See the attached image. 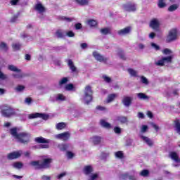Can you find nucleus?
I'll use <instances>...</instances> for the list:
<instances>
[{"mask_svg":"<svg viewBox=\"0 0 180 180\" xmlns=\"http://www.w3.org/2000/svg\"><path fill=\"white\" fill-rule=\"evenodd\" d=\"M51 162H53V159L46 158L43 160L42 162L40 160L32 161L30 162V165L34 169H48L51 167Z\"/></svg>","mask_w":180,"mask_h":180,"instance_id":"nucleus-1","label":"nucleus"},{"mask_svg":"<svg viewBox=\"0 0 180 180\" xmlns=\"http://www.w3.org/2000/svg\"><path fill=\"white\" fill-rule=\"evenodd\" d=\"M94 91H92V88L91 86H86L84 90V94L82 96L81 101L84 105H89L92 102V95Z\"/></svg>","mask_w":180,"mask_h":180,"instance_id":"nucleus-2","label":"nucleus"},{"mask_svg":"<svg viewBox=\"0 0 180 180\" xmlns=\"http://www.w3.org/2000/svg\"><path fill=\"white\" fill-rule=\"evenodd\" d=\"M1 112L4 117H11V116L16 115L15 109L10 105H3Z\"/></svg>","mask_w":180,"mask_h":180,"instance_id":"nucleus-3","label":"nucleus"},{"mask_svg":"<svg viewBox=\"0 0 180 180\" xmlns=\"http://www.w3.org/2000/svg\"><path fill=\"white\" fill-rule=\"evenodd\" d=\"M17 141L22 144H27L30 141V134L27 132H21L18 134Z\"/></svg>","mask_w":180,"mask_h":180,"instance_id":"nucleus-4","label":"nucleus"},{"mask_svg":"<svg viewBox=\"0 0 180 180\" xmlns=\"http://www.w3.org/2000/svg\"><path fill=\"white\" fill-rule=\"evenodd\" d=\"M176 39H178V31L176 29L170 30L166 39L167 43L175 41Z\"/></svg>","mask_w":180,"mask_h":180,"instance_id":"nucleus-5","label":"nucleus"},{"mask_svg":"<svg viewBox=\"0 0 180 180\" xmlns=\"http://www.w3.org/2000/svg\"><path fill=\"white\" fill-rule=\"evenodd\" d=\"M71 137V133L70 131H65L60 134L54 135V139L57 140H61L62 141H68Z\"/></svg>","mask_w":180,"mask_h":180,"instance_id":"nucleus-6","label":"nucleus"},{"mask_svg":"<svg viewBox=\"0 0 180 180\" xmlns=\"http://www.w3.org/2000/svg\"><path fill=\"white\" fill-rule=\"evenodd\" d=\"M169 157L174 162L172 164L174 167H179L180 160L179 155L176 152L172 151L169 153Z\"/></svg>","mask_w":180,"mask_h":180,"instance_id":"nucleus-7","label":"nucleus"},{"mask_svg":"<svg viewBox=\"0 0 180 180\" xmlns=\"http://www.w3.org/2000/svg\"><path fill=\"white\" fill-rule=\"evenodd\" d=\"M28 117L29 119H37V117H39L40 119H43L44 120H47V119H49V115L44 113L35 112L30 114L28 115Z\"/></svg>","mask_w":180,"mask_h":180,"instance_id":"nucleus-8","label":"nucleus"},{"mask_svg":"<svg viewBox=\"0 0 180 180\" xmlns=\"http://www.w3.org/2000/svg\"><path fill=\"white\" fill-rule=\"evenodd\" d=\"M93 57H94L95 60L99 61V63H105V64H106L108 61V58L104 57L98 51L93 52Z\"/></svg>","mask_w":180,"mask_h":180,"instance_id":"nucleus-9","label":"nucleus"},{"mask_svg":"<svg viewBox=\"0 0 180 180\" xmlns=\"http://www.w3.org/2000/svg\"><path fill=\"white\" fill-rule=\"evenodd\" d=\"M161 25V22L158 18H153L150 20L149 26L151 27V29H153V30H158L160 28V26Z\"/></svg>","mask_w":180,"mask_h":180,"instance_id":"nucleus-10","label":"nucleus"},{"mask_svg":"<svg viewBox=\"0 0 180 180\" xmlns=\"http://www.w3.org/2000/svg\"><path fill=\"white\" fill-rule=\"evenodd\" d=\"M124 11L127 12H136V8L134 3H127L123 5Z\"/></svg>","mask_w":180,"mask_h":180,"instance_id":"nucleus-11","label":"nucleus"},{"mask_svg":"<svg viewBox=\"0 0 180 180\" xmlns=\"http://www.w3.org/2000/svg\"><path fill=\"white\" fill-rule=\"evenodd\" d=\"M23 154V151L18 150V151H14L11 153H9L7 156V158L8 160H16V158H19L20 155Z\"/></svg>","mask_w":180,"mask_h":180,"instance_id":"nucleus-12","label":"nucleus"},{"mask_svg":"<svg viewBox=\"0 0 180 180\" xmlns=\"http://www.w3.org/2000/svg\"><path fill=\"white\" fill-rule=\"evenodd\" d=\"M131 32V27H127L124 29L119 30L117 31V34L119 36H126V34H129Z\"/></svg>","mask_w":180,"mask_h":180,"instance_id":"nucleus-13","label":"nucleus"},{"mask_svg":"<svg viewBox=\"0 0 180 180\" xmlns=\"http://www.w3.org/2000/svg\"><path fill=\"white\" fill-rule=\"evenodd\" d=\"M132 101H133V97L124 96L122 102L124 106H125L126 108H129V106H130V105H131Z\"/></svg>","mask_w":180,"mask_h":180,"instance_id":"nucleus-14","label":"nucleus"},{"mask_svg":"<svg viewBox=\"0 0 180 180\" xmlns=\"http://www.w3.org/2000/svg\"><path fill=\"white\" fill-rule=\"evenodd\" d=\"M82 171L84 175H91L94 172V167L92 165H86L83 167Z\"/></svg>","mask_w":180,"mask_h":180,"instance_id":"nucleus-15","label":"nucleus"},{"mask_svg":"<svg viewBox=\"0 0 180 180\" xmlns=\"http://www.w3.org/2000/svg\"><path fill=\"white\" fill-rule=\"evenodd\" d=\"M35 10L38 12V13H40V15H43V13L46 12V8L42 4H37L35 6Z\"/></svg>","mask_w":180,"mask_h":180,"instance_id":"nucleus-16","label":"nucleus"},{"mask_svg":"<svg viewBox=\"0 0 180 180\" xmlns=\"http://www.w3.org/2000/svg\"><path fill=\"white\" fill-rule=\"evenodd\" d=\"M117 122H119L121 124H126L129 123V119L126 116H118L116 117Z\"/></svg>","mask_w":180,"mask_h":180,"instance_id":"nucleus-17","label":"nucleus"},{"mask_svg":"<svg viewBox=\"0 0 180 180\" xmlns=\"http://www.w3.org/2000/svg\"><path fill=\"white\" fill-rule=\"evenodd\" d=\"M16 72L17 73H13L12 75L13 78H15V79H22V78H25V77H26V74L22 72V70Z\"/></svg>","mask_w":180,"mask_h":180,"instance_id":"nucleus-18","label":"nucleus"},{"mask_svg":"<svg viewBox=\"0 0 180 180\" xmlns=\"http://www.w3.org/2000/svg\"><path fill=\"white\" fill-rule=\"evenodd\" d=\"M140 137L141 140H143V141H145L149 146V147H153L154 143L153 142V141H151V139H150V138L144 136L142 134H140Z\"/></svg>","mask_w":180,"mask_h":180,"instance_id":"nucleus-19","label":"nucleus"},{"mask_svg":"<svg viewBox=\"0 0 180 180\" xmlns=\"http://www.w3.org/2000/svg\"><path fill=\"white\" fill-rule=\"evenodd\" d=\"M68 65L70 70H71L72 72H78V71L77 70V67H75V65H74V62H72L71 59H69L68 60Z\"/></svg>","mask_w":180,"mask_h":180,"instance_id":"nucleus-20","label":"nucleus"},{"mask_svg":"<svg viewBox=\"0 0 180 180\" xmlns=\"http://www.w3.org/2000/svg\"><path fill=\"white\" fill-rule=\"evenodd\" d=\"M102 141V137L94 136L90 139V141L94 143L96 146L98 144H101V141Z\"/></svg>","mask_w":180,"mask_h":180,"instance_id":"nucleus-21","label":"nucleus"},{"mask_svg":"<svg viewBox=\"0 0 180 180\" xmlns=\"http://www.w3.org/2000/svg\"><path fill=\"white\" fill-rule=\"evenodd\" d=\"M70 146V143H60L58 145V148H59L60 151H67Z\"/></svg>","mask_w":180,"mask_h":180,"instance_id":"nucleus-22","label":"nucleus"},{"mask_svg":"<svg viewBox=\"0 0 180 180\" xmlns=\"http://www.w3.org/2000/svg\"><path fill=\"white\" fill-rule=\"evenodd\" d=\"M75 2L79 6H88L90 0H74Z\"/></svg>","mask_w":180,"mask_h":180,"instance_id":"nucleus-23","label":"nucleus"},{"mask_svg":"<svg viewBox=\"0 0 180 180\" xmlns=\"http://www.w3.org/2000/svg\"><path fill=\"white\" fill-rule=\"evenodd\" d=\"M174 130L180 134V120L178 118H176L175 120L174 121Z\"/></svg>","mask_w":180,"mask_h":180,"instance_id":"nucleus-24","label":"nucleus"},{"mask_svg":"<svg viewBox=\"0 0 180 180\" xmlns=\"http://www.w3.org/2000/svg\"><path fill=\"white\" fill-rule=\"evenodd\" d=\"M136 96L138 99H140L141 101H148L150 99V97L144 93H138L136 94Z\"/></svg>","mask_w":180,"mask_h":180,"instance_id":"nucleus-25","label":"nucleus"},{"mask_svg":"<svg viewBox=\"0 0 180 180\" xmlns=\"http://www.w3.org/2000/svg\"><path fill=\"white\" fill-rule=\"evenodd\" d=\"M35 141L39 143L49 144V143H50V139H46L43 137H37L35 139Z\"/></svg>","mask_w":180,"mask_h":180,"instance_id":"nucleus-26","label":"nucleus"},{"mask_svg":"<svg viewBox=\"0 0 180 180\" xmlns=\"http://www.w3.org/2000/svg\"><path fill=\"white\" fill-rule=\"evenodd\" d=\"M127 71L131 77H133L134 78H137V77H139V72H137L136 70L133 68H129L127 69Z\"/></svg>","mask_w":180,"mask_h":180,"instance_id":"nucleus-27","label":"nucleus"},{"mask_svg":"<svg viewBox=\"0 0 180 180\" xmlns=\"http://www.w3.org/2000/svg\"><path fill=\"white\" fill-rule=\"evenodd\" d=\"M10 134L17 140L18 137L19 136V134H18V128H12L10 129Z\"/></svg>","mask_w":180,"mask_h":180,"instance_id":"nucleus-28","label":"nucleus"},{"mask_svg":"<svg viewBox=\"0 0 180 180\" xmlns=\"http://www.w3.org/2000/svg\"><path fill=\"white\" fill-rule=\"evenodd\" d=\"M100 124H101V126H102V127H104L105 129H111L112 128V125L110 123L105 121V120H101Z\"/></svg>","mask_w":180,"mask_h":180,"instance_id":"nucleus-29","label":"nucleus"},{"mask_svg":"<svg viewBox=\"0 0 180 180\" xmlns=\"http://www.w3.org/2000/svg\"><path fill=\"white\" fill-rule=\"evenodd\" d=\"M8 70H9V71H12L13 72H20L21 71L20 69L18 68V67L13 65H8Z\"/></svg>","mask_w":180,"mask_h":180,"instance_id":"nucleus-30","label":"nucleus"},{"mask_svg":"<svg viewBox=\"0 0 180 180\" xmlns=\"http://www.w3.org/2000/svg\"><path fill=\"white\" fill-rule=\"evenodd\" d=\"M13 168H15L16 169H21V168H23V163L22 162H15L13 163Z\"/></svg>","mask_w":180,"mask_h":180,"instance_id":"nucleus-31","label":"nucleus"},{"mask_svg":"<svg viewBox=\"0 0 180 180\" xmlns=\"http://www.w3.org/2000/svg\"><path fill=\"white\" fill-rule=\"evenodd\" d=\"M65 123L64 122H59L56 124V128L57 130H63V129H65Z\"/></svg>","mask_w":180,"mask_h":180,"instance_id":"nucleus-32","label":"nucleus"},{"mask_svg":"<svg viewBox=\"0 0 180 180\" xmlns=\"http://www.w3.org/2000/svg\"><path fill=\"white\" fill-rule=\"evenodd\" d=\"M65 89L66 91H75V87H74L72 84H67L65 85Z\"/></svg>","mask_w":180,"mask_h":180,"instance_id":"nucleus-33","label":"nucleus"},{"mask_svg":"<svg viewBox=\"0 0 180 180\" xmlns=\"http://www.w3.org/2000/svg\"><path fill=\"white\" fill-rule=\"evenodd\" d=\"M139 175L141 176H143V178H146L147 176H148V175H150V171H148V169H143L139 173Z\"/></svg>","mask_w":180,"mask_h":180,"instance_id":"nucleus-34","label":"nucleus"},{"mask_svg":"<svg viewBox=\"0 0 180 180\" xmlns=\"http://www.w3.org/2000/svg\"><path fill=\"white\" fill-rule=\"evenodd\" d=\"M99 179V174H91L89 176V180H98Z\"/></svg>","mask_w":180,"mask_h":180,"instance_id":"nucleus-35","label":"nucleus"},{"mask_svg":"<svg viewBox=\"0 0 180 180\" xmlns=\"http://www.w3.org/2000/svg\"><path fill=\"white\" fill-rule=\"evenodd\" d=\"M116 98V94H110L107 98V103H110V102H113L115 98Z\"/></svg>","mask_w":180,"mask_h":180,"instance_id":"nucleus-36","label":"nucleus"},{"mask_svg":"<svg viewBox=\"0 0 180 180\" xmlns=\"http://www.w3.org/2000/svg\"><path fill=\"white\" fill-rule=\"evenodd\" d=\"M158 6L160 8H165V6H167V4H165V0H158Z\"/></svg>","mask_w":180,"mask_h":180,"instance_id":"nucleus-37","label":"nucleus"},{"mask_svg":"<svg viewBox=\"0 0 180 180\" xmlns=\"http://www.w3.org/2000/svg\"><path fill=\"white\" fill-rule=\"evenodd\" d=\"M20 47H22V45L19 43L13 44L12 48L14 51H18V50H20Z\"/></svg>","mask_w":180,"mask_h":180,"instance_id":"nucleus-38","label":"nucleus"},{"mask_svg":"<svg viewBox=\"0 0 180 180\" xmlns=\"http://www.w3.org/2000/svg\"><path fill=\"white\" fill-rule=\"evenodd\" d=\"M163 59L164 63H172V58H174L173 56H169L167 57L162 58Z\"/></svg>","mask_w":180,"mask_h":180,"instance_id":"nucleus-39","label":"nucleus"},{"mask_svg":"<svg viewBox=\"0 0 180 180\" xmlns=\"http://www.w3.org/2000/svg\"><path fill=\"white\" fill-rule=\"evenodd\" d=\"M68 83V77H63L60 81H59V85L61 86V85H65V84Z\"/></svg>","mask_w":180,"mask_h":180,"instance_id":"nucleus-40","label":"nucleus"},{"mask_svg":"<svg viewBox=\"0 0 180 180\" xmlns=\"http://www.w3.org/2000/svg\"><path fill=\"white\" fill-rule=\"evenodd\" d=\"M0 49L4 51H8V45L5 42H0Z\"/></svg>","mask_w":180,"mask_h":180,"instance_id":"nucleus-41","label":"nucleus"},{"mask_svg":"<svg viewBox=\"0 0 180 180\" xmlns=\"http://www.w3.org/2000/svg\"><path fill=\"white\" fill-rule=\"evenodd\" d=\"M179 6L177 4H173L168 8V11L169 12H174V11H176L178 9Z\"/></svg>","mask_w":180,"mask_h":180,"instance_id":"nucleus-42","label":"nucleus"},{"mask_svg":"<svg viewBox=\"0 0 180 180\" xmlns=\"http://www.w3.org/2000/svg\"><path fill=\"white\" fill-rule=\"evenodd\" d=\"M87 24L89 25V26H91V27H92L94 26H96L98 25V22L94 20H89L87 21Z\"/></svg>","mask_w":180,"mask_h":180,"instance_id":"nucleus-43","label":"nucleus"},{"mask_svg":"<svg viewBox=\"0 0 180 180\" xmlns=\"http://www.w3.org/2000/svg\"><path fill=\"white\" fill-rule=\"evenodd\" d=\"M56 101H60L61 102H63L65 101V97L64 95L58 94L56 95Z\"/></svg>","mask_w":180,"mask_h":180,"instance_id":"nucleus-44","label":"nucleus"},{"mask_svg":"<svg viewBox=\"0 0 180 180\" xmlns=\"http://www.w3.org/2000/svg\"><path fill=\"white\" fill-rule=\"evenodd\" d=\"M101 34H109V33H110V29L109 28H103L100 30Z\"/></svg>","mask_w":180,"mask_h":180,"instance_id":"nucleus-45","label":"nucleus"},{"mask_svg":"<svg viewBox=\"0 0 180 180\" xmlns=\"http://www.w3.org/2000/svg\"><path fill=\"white\" fill-rule=\"evenodd\" d=\"M56 37H58V39H63V37H64V34H63V32L61 31V30L56 31Z\"/></svg>","mask_w":180,"mask_h":180,"instance_id":"nucleus-46","label":"nucleus"},{"mask_svg":"<svg viewBox=\"0 0 180 180\" xmlns=\"http://www.w3.org/2000/svg\"><path fill=\"white\" fill-rule=\"evenodd\" d=\"M103 79L106 82L107 84H110L112 82V78L107 75H103Z\"/></svg>","mask_w":180,"mask_h":180,"instance_id":"nucleus-47","label":"nucleus"},{"mask_svg":"<svg viewBox=\"0 0 180 180\" xmlns=\"http://www.w3.org/2000/svg\"><path fill=\"white\" fill-rule=\"evenodd\" d=\"M18 18H19V13H17L16 14H15L10 20V22H11V23H15V22H16L18 20Z\"/></svg>","mask_w":180,"mask_h":180,"instance_id":"nucleus-48","label":"nucleus"},{"mask_svg":"<svg viewBox=\"0 0 180 180\" xmlns=\"http://www.w3.org/2000/svg\"><path fill=\"white\" fill-rule=\"evenodd\" d=\"M141 82L142 84H144V85H148L149 84L148 79L144 76L141 77Z\"/></svg>","mask_w":180,"mask_h":180,"instance_id":"nucleus-49","label":"nucleus"},{"mask_svg":"<svg viewBox=\"0 0 180 180\" xmlns=\"http://www.w3.org/2000/svg\"><path fill=\"white\" fill-rule=\"evenodd\" d=\"M60 20H63L64 22H72V18L65 17V16H61V17H60Z\"/></svg>","mask_w":180,"mask_h":180,"instance_id":"nucleus-50","label":"nucleus"},{"mask_svg":"<svg viewBox=\"0 0 180 180\" xmlns=\"http://www.w3.org/2000/svg\"><path fill=\"white\" fill-rule=\"evenodd\" d=\"M118 56L122 60H126V55H124V52L122 50L118 51Z\"/></svg>","mask_w":180,"mask_h":180,"instance_id":"nucleus-51","label":"nucleus"},{"mask_svg":"<svg viewBox=\"0 0 180 180\" xmlns=\"http://www.w3.org/2000/svg\"><path fill=\"white\" fill-rule=\"evenodd\" d=\"M150 46L152 49H153L156 51H158V50L160 49V46L157 45V44H155L154 42L150 43Z\"/></svg>","mask_w":180,"mask_h":180,"instance_id":"nucleus-52","label":"nucleus"},{"mask_svg":"<svg viewBox=\"0 0 180 180\" xmlns=\"http://www.w3.org/2000/svg\"><path fill=\"white\" fill-rule=\"evenodd\" d=\"M24 90H25V86L23 85H18L15 87V91L17 92H22Z\"/></svg>","mask_w":180,"mask_h":180,"instance_id":"nucleus-53","label":"nucleus"},{"mask_svg":"<svg viewBox=\"0 0 180 180\" xmlns=\"http://www.w3.org/2000/svg\"><path fill=\"white\" fill-rule=\"evenodd\" d=\"M115 155L116 158H120V160H122V158H123V152H122V151L116 152L115 153Z\"/></svg>","mask_w":180,"mask_h":180,"instance_id":"nucleus-54","label":"nucleus"},{"mask_svg":"<svg viewBox=\"0 0 180 180\" xmlns=\"http://www.w3.org/2000/svg\"><path fill=\"white\" fill-rule=\"evenodd\" d=\"M66 155H67L68 160H71V159L74 158V156L75 155L72 152H71V151H68L66 153Z\"/></svg>","mask_w":180,"mask_h":180,"instance_id":"nucleus-55","label":"nucleus"},{"mask_svg":"<svg viewBox=\"0 0 180 180\" xmlns=\"http://www.w3.org/2000/svg\"><path fill=\"white\" fill-rule=\"evenodd\" d=\"M163 54H165V56H169L170 54H172V51H171L169 49H165L162 51Z\"/></svg>","mask_w":180,"mask_h":180,"instance_id":"nucleus-56","label":"nucleus"},{"mask_svg":"<svg viewBox=\"0 0 180 180\" xmlns=\"http://www.w3.org/2000/svg\"><path fill=\"white\" fill-rule=\"evenodd\" d=\"M148 130V127L147 125H142L141 128V134L146 133Z\"/></svg>","mask_w":180,"mask_h":180,"instance_id":"nucleus-57","label":"nucleus"},{"mask_svg":"<svg viewBox=\"0 0 180 180\" xmlns=\"http://www.w3.org/2000/svg\"><path fill=\"white\" fill-rule=\"evenodd\" d=\"M1 68L0 67V79H3L5 80L6 79V78H8V76L5 74H4V72H2V71H1Z\"/></svg>","mask_w":180,"mask_h":180,"instance_id":"nucleus-58","label":"nucleus"},{"mask_svg":"<svg viewBox=\"0 0 180 180\" xmlns=\"http://www.w3.org/2000/svg\"><path fill=\"white\" fill-rule=\"evenodd\" d=\"M165 64V63L164 62V60L162 59V58L161 60H158V62L155 63V65H159L160 67L164 66Z\"/></svg>","mask_w":180,"mask_h":180,"instance_id":"nucleus-59","label":"nucleus"},{"mask_svg":"<svg viewBox=\"0 0 180 180\" xmlns=\"http://www.w3.org/2000/svg\"><path fill=\"white\" fill-rule=\"evenodd\" d=\"M20 0H10V4L12 6H16Z\"/></svg>","mask_w":180,"mask_h":180,"instance_id":"nucleus-60","label":"nucleus"},{"mask_svg":"<svg viewBox=\"0 0 180 180\" xmlns=\"http://www.w3.org/2000/svg\"><path fill=\"white\" fill-rule=\"evenodd\" d=\"M114 131L116 134H120V133H122V129L119 127H115L114 128Z\"/></svg>","mask_w":180,"mask_h":180,"instance_id":"nucleus-61","label":"nucleus"},{"mask_svg":"<svg viewBox=\"0 0 180 180\" xmlns=\"http://www.w3.org/2000/svg\"><path fill=\"white\" fill-rule=\"evenodd\" d=\"M41 180H51V176L49 175H42L41 176Z\"/></svg>","mask_w":180,"mask_h":180,"instance_id":"nucleus-62","label":"nucleus"},{"mask_svg":"<svg viewBox=\"0 0 180 180\" xmlns=\"http://www.w3.org/2000/svg\"><path fill=\"white\" fill-rule=\"evenodd\" d=\"M66 36H68V37H75V34L74 33V32L72 31H68L66 33Z\"/></svg>","mask_w":180,"mask_h":180,"instance_id":"nucleus-63","label":"nucleus"},{"mask_svg":"<svg viewBox=\"0 0 180 180\" xmlns=\"http://www.w3.org/2000/svg\"><path fill=\"white\" fill-rule=\"evenodd\" d=\"M25 103H26L27 105H31L32 104V98H26L25 100Z\"/></svg>","mask_w":180,"mask_h":180,"instance_id":"nucleus-64","label":"nucleus"}]
</instances>
